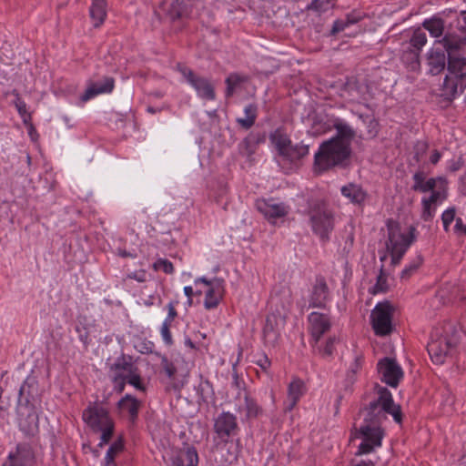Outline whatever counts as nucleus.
Returning <instances> with one entry per match:
<instances>
[{"label": "nucleus", "instance_id": "1", "mask_svg": "<svg viewBox=\"0 0 466 466\" xmlns=\"http://www.w3.org/2000/svg\"><path fill=\"white\" fill-rule=\"evenodd\" d=\"M333 127L337 130V135L321 143L315 154L314 169L318 173L343 166L350 156V145L355 137V131L347 123L339 119L334 122Z\"/></svg>", "mask_w": 466, "mask_h": 466}, {"label": "nucleus", "instance_id": "2", "mask_svg": "<svg viewBox=\"0 0 466 466\" xmlns=\"http://www.w3.org/2000/svg\"><path fill=\"white\" fill-rule=\"evenodd\" d=\"M377 398L371 400L360 410L363 419L361 426H368L370 430H382L380 424L390 414L398 423L401 421V411L398 405L394 404L390 391L380 386H376Z\"/></svg>", "mask_w": 466, "mask_h": 466}, {"label": "nucleus", "instance_id": "3", "mask_svg": "<svg viewBox=\"0 0 466 466\" xmlns=\"http://www.w3.org/2000/svg\"><path fill=\"white\" fill-rule=\"evenodd\" d=\"M83 420L94 433L100 434L99 447L107 444L112 439L115 423L108 410L101 402H91L83 410Z\"/></svg>", "mask_w": 466, "mask_h": 466}, {"label": "nucleus", "instance_id": "4", "mask_svg": "<svg viewBox=\"0 0 466 466\" xmlns=\"http://www.w3.org/2000/svg\"><path fill=\"white\" fill-rule=\"evenodd\" d=\"M449 75L442 85V94L447 99H452L466 89V57L451 56L447 62Z\"/></svg>", "mask_w": 466, "mask_h": 466}, {"label": "nucleus", "instance_id": "5", "mask_svg": "<svg viewBox=\"0 0 466 466\" xmlns=\"http://www.w3.org/2000/svg\"><path fill=\"white\" fill-rule=\"evenodd\" d=\"M388 228V241L387 248L391 255V263L397 265L400 263L401 258L413 242L415 236V228L410 227L409 234L406 235L400 232V226L393 220L387 222Z\"/></svg>", "mask_w": 466, "mask_h": 466}, {"label": "nucleus", "instance_id": "6", "mask_svg": "<svg viewBox=\"0 0 466 466\" xmlns=\"http://www.w3.org/2000/svg\"><path fill=\"white\" fill-rule=\"evenodd\" d=\"M309 217L314 233L322 240H327L334 227V218L331 210L325 202L316 200L309 204Z\"/></svg>", "mask_w": 466, "mask_h": 466}, {"label": "nucleus", "instance_id": "7", "mask_svg": "<svg viewBox=\"0 0 466 466\" xmlns=\"http://www.w3.org/2000/svg\"><path fill=\"white\" fill-rule=\"evenodd\" d=\"M271 143L284 160L295 162L309 154V146L303 144L293 145L289 137L281 129L275 130L270 135Z\"/></svg>", "mask_w": 466, "mask_h": 466}, {"label": "nucleus", "instance_id": "8", "mask_svg": "<svg viewBox=\"0 0 466 466\" xmlns=\"http://www.w3.org/2000/svg\"><path fill=\"white\" fill-rule=\"evenodd\" d=\"M394 308L388 302H380L371 312V323L378 336H386L392 331V315Z\"/></svg>", "mask_w": 466, "mask_h": 466}, {"label": "nucleus", "instance_id": "9", "mask_svg": "<svg viewBox=\"0 0 466 466\" xmlns=\"http://www.w3.org/2000/svg\"><path fill=\"white\" fill-rule=\"evenodd\" d=\"M459 343L458 332L452 330L451 337L432 338L428 343L427 350L431 360L436 364H442L450 351Z\"/></svg>", "mask_w": 466, "mask_h": 466}, {"label": "nucleus", "instance_id": "10", "mask_svg": "<svg viewBox=\"0 0 466 466\" xmlns=\"http://www.w3.org/2000/svg\"><path fill=\"white\" fill-rule=\"evenodd\" d=\"M110 370L114 372L112 380L116 389L121 393L125 389L126 380L137 370V367L132 362L131 357L122 355L111 365Z\"/></svg>", "mask_w": 466, "mask_h": 466}, {"label": "nucleus", "instance_id": "11", "mask_svg": "<svg viewBox=\"0 0 466 466\" xmlns=\"http://www.w3.org/2000/svg\"><path fill=\"white\" fill-rule=\"evenodd\" d=\"M179 71L187 81L195 88L198 96L207 100H214L215 90L210 82L204 77L195 75L189 68L178 66Z\"/></svg>", "mask_w": 466, "mask_h": 466}, {"label": "nucleus", "instance_id": "12", "mask_svg": "<svg viewBox=\"0 0 466 466\" xmlns=\"http://www.w3.org/2000/svg\"><path fill=\"white\" fill-rule=\"evenodd\" d=\"M378 370L381 375V380L390 387H397L403 372L395 360L384 358L378 363Z\"/></svg>", "mask_w": 466, "mask_h": 466}, {"label": "nucleus", "instance_id": "13", "mask_svg": "<svg viewBox=\"0 0 466 466\" xmlns=\"http://www.w3.org/2000/svg\"><path fill=\"white\" fill-rule=\"evenodd\" d=\"M214 431L223 441L237 434L238 431L237 418L229 412H222L215 420Z\"/></svg>", "mask_w": 466, "mask_h": 466}, {"label": "nucleus", "instance_id": "14", "mask_svg": "<svg viewBox=\"0 0 466 466\" xmlns=\"http://www.w3.org/2000/svg\"><path fill=\"white\" fill-rule=\"evenodd\" d=\"M360 433L363 437L362 442L359 446L357 455H362L371 452L375 447L381 445L383 437L382 430H370L368 426H360Z\"/></svg>", "mask_w": 466, "mask_h": 466}, {"label": "nucleus", "instance_id": "15", "mask_svg": "<svg viewBox=\"0 0 466 466\" xmlns=\"http://www.w3.org/2000/svg\"><path fill=\"white\" fill-rule=\"evenodd\" d=\"M329 290L323 277L318 276L312 286L309 296V307L324 309L329 299Z\"/></svg>", "mask_w": 466, "mask_h": 466}, {"label": "nucleus", "instance_id": "16", "mask_svg": "<svg viewBox=\"0 0 466 466\" xmlns=\"http://www.w3.org/2000/svg\"><path fill=\"white\" fill-rule=\"evenodd\" d=\"M309 322L311 337L315 344H318L321 336L330 329L329 318L319 312H312L309 316Z\"/></svg>", "mask_w": 466, "mask_h": 466}, {"label": "nucleus", "instance_id": "17", "mask_svg": "<svg viewBox=\"0 0 466 466\" xmlns=\"http://www.w3.org/2000/svg\"><path fill=\"white\" fill-rule=\"evenodd\" d=\"M34 454L27 444H19L15 452H11L3 466H32Z\"/></svg>", "mask_w": 466, "mask_h": 466}, {"label": "nucleus", "instance_id": "18", "mask_svg": "<svg viewBox=\"0 0 466 466\" xmlns=\"http://www.w3.org/2000/svg\"><path fill=\"white\" fill-rule=\"evenodd\" d=\"M256 206L258 210L271 223L288 214V208L282 203L275 204L271 200H258Z\"/></svg>", "mask_w": 466, "mask_h": 466}, {"label": "nucleus", "instance_id": "19", "mask_svg": "<svg viewBox=\"0 0 466 466\" xmlns=\"http://www.w3.org/2000/svg\"><path fill=\"white\" fill-rule=\"evenodd\" d=\"M448 57L439 46L432 47L427 54V66L429 73L436 76L442 72L447 65Z\"/></svg>", "mask_w": 466, "mask_h": 466}, {"label": "nucleus", "instance_id": "20", "mask_svg": "<svg viewBox=\"0 0 466 466\" xmlns=\"http://www.w3.org/2000/svg\"><path fill=\"white\" fill-rule=\"evenodd\" d=\"M224 294V280L221 279H213L212 288L206 291L204 306L207 309H212L218 306Z\"/></svg>", "mask_w": 466, "mask_h": 466}, {"label": "nucleus", "instance_id": "21", "mask_svg": "<svg viewBox=\"0 0 466 466\" xmlns=\"http://www.w3.org/2000/svg\"><path fill=\"white\" fill-rule=\"evenodd\" d=\"M114 88V79L109 76L104 77L101 81L91 83L85 93L81 96V101L86 102L99 94L109 93Z\"/></svg>", "mask_w": 466, "mask_h": 466}, {"label": "nucleus", "instance_id": "22", "mask_svg": "<svg viewBox=\"0 0 466 466\" xmlns=\"http://www.w3.org/2000/svg\"><path fill=\"white\" fill-rule=\"evenodd\" d=\"M198 456L194 447H187L171 459L169 466H198Z\"/></svg>", "mask_w": 466, "mask_h": 466}, {"label": "nucleus", "instance_id": "23", "mask_svg": "<svg viewBox=\"0 0 466 466\" xmlns=\"http://www.w3.org/2000/svg\"><path fill=\"white\" fill-rule=\"evenodd\" d=\"M440 44L442 46L441 48L443 49L444 53L447 52L449 60L451 56H461L460 51L466 46V38L449 35L440 41Z\"/></svg>", "mask_w": 466, "mask_h": 466}, {"label": "nucleus", "instance_id": "24", "mask_svg": "<svg viewBox=\"0 0 466 466\" xmlns=\"http://www.w3.org/2000/svg\"><path fill=\"white\" fill-rule=\"evenodd\" d=\"M37 393L36 381L28 378L19 390L18 404L27 406Z\"/></svg>", "mask_w": 466, "mask_h": 466}, {"label": "nucleus", "instance_id": "25", "mask_svg": "<svg viewBox=\"0 0 466 466\" xmlns=\"http://www.w3.org/2000/svg\"><path fill=\"white\" fill-rule=\"evenodd\" d=\"M304 394V383L299 379H294L288 388V406L286 410H291L300 397Z\"/></svg>", "mask_w": 466, "mask_h": 466}, {"label": "nucleus", "instance_id": "26", "mask_svg": "<svg viewBox=\"0 0 466 466\" xmlns=\"http://www.w3.org/2000/svg\"><path fill=\"white\" fill-rule=\"evenodd\" d=\"M341 194L355 205H362L366 199V192L356 184H348L341 187Z\"/></svg>", "mask_w": 466, "mask_h": 466}, {"label": "nucleus", "instance_id": "27", "mask_svg": "<svg viewBox=\"0 0 466 466\" xmlns=\"http://www.w3.org/2000/svg\"><path fill=\"white\" fill-rule=\"evenodd\" d=\"M141 406V402L135 397L127 394L118 401V407L124 411L129 414L130 420L135 421L137 418L138 410Z\"/></svg>", "mask_w": 466, "mask_h": 466}, {"label": "nucleus", "instance_id": "28", "mask_svg": "<svg viewBox=\"0 0 466 466\" xmlns=\"http://www.w3.org/2000/svg\"><path fill=\"white\" fill-rule=\"evenodd\" d=\"M106 0H92V5L90 7V17L95 27L100 26L106 18Z\"/></svg>", "mask_w": 466, "mask_h": 466}, {"label": "nucleus", "instance_id": "29", "mask_svg": "<svg viewBox=\"0 0 466 466\" xmlns=\"http://www.w3.org/2000/svg\"><path fill=\"white\" fill-rule=\"evenodd\" d=\"M248 77L238 73H231L226 78V96H232L235 91L241 87L242 84L248 82Z\"/></svg>", "mask_w": 466, "mask_h": 466}, {"label": "nucleus", "instance_id": "30", "mask_svg": "<svg viewBox=\"0 0 466 466\" xmlns=\"http://www.w3.org/2000/svg\"><path fill=\"white\" fill-rule=\"evenodd\" d=\"M414 185L412 186V189L415 191L420 192H428L431 191L436 187V180L434 178H430L425 181V176L423 172H416L413 175Z\"/></svg>", "mask_w": 466, "mask_h": 466}, {"label": "nucleus", "instance_id": "31", "mask_svg": "<svg viewBox=\"0 0 466 466\" xmlns=\"http://www.w3.org/2000/svg\"><path fill=\"white\" fill-rule=\"evenodd\" d=\"M335 5V0H313L308 5V14L321 15L332 10Z\"/></svg>", "mask_w": 466, "mask_h": 466}, {"label": "nucleus", "instance_id": "32", "mask_svg": "<svg viewBox=\"0 0 466 466\" xmlns=\"http://www.w3.org/2000/svg\"><path fill=\"white\" fill-rule=\"evenodd\" d=\"M361 86L355 77H350L346 80L342 86L343 96L348 95L350 100L357 101L360 97Z\"/></svg>", "mask_w": 466, "mask_h": 466}, {"label": "nucleus", "instance_id": "33", "mask_svg": "<svg viewBox=\"0 0 466 466\" xmlns=\"http://www.w3.org/2000/svg\"><path fill=\"white\" fill-rule=\"evenodd\" d=\"M165 5H167V15L171 21H175L185 15V6L182 1L172 0V2L165 4Z\"/></svg>", "mask_w": 466, "mask_h": 466}, {"label": "nucleus", "instance_id": "34", "mask_svg": "<svg viewBox=\"0 0 466 466\" xmlns=\"http://www.w3.org/2000/svg\"><path fill=\"white\" fill-rule=\"evenodd\" d=\"M419 51L409 48L402 55V61L408 65L412 71L420 68Z\"/></svg>", "mask_w": 466, "mask_h": 466}, {"label": "nucleus", "instance_id": "35", "mask_svg": "<svg viewBox=\"0 0 466 466\" xmlns=\"http://www.w3.org/2000/svg\"><path fill=\"white\" fill-rule=\"evenodd\" d=\"M338 339L335 336L329 337L328 340L326 341L325 345L323 347L317 346V344H313L312 347L315 350L318 351V353L323 357H330L335 350V345L337 343Z\"/></svg>", "mask_w": 466, "mask_h": 466}, {"label": "nucleus", "instance_id": "36", "mask_svg": "<svg viewBox=\"0 0 466 466\" xmlns=\"http://www.w3.org/2000/svg\"><path fill=\"white\" fill-rule=\"evenodd\" d=\"M423 26L427 29L432 36L438 37L443 32V21L440 18H433L431 20H426L423 23Z\"/></svg>", "mask_w": 466, "mask_h": 466}, {"label": "nucleus", "instance_id": "37", "mask_svg": "<svg viewBox=\"0 0 466 466\" xmlns=\"http://www.w3.org/2000/svg\"><path fill=\"white\" fill-rule=\"evenodd\" d=\"M124 448L123 441L119 439L116 441L107 450L105 461L106 466H115V456L120 452Z\"/></svg>", "mask_w": 466, "mask_h": 466}, {"label": "nucleus", "instance_id": "38", "mask_svg": "<svg viewBox=\"0 0 466 466\" xmlns=\"http://www.w3.org/2000/svg\"><path fill=\"white\" fill-rule=\"evenodd\" d=\"M427 42L426 34L420 28L414 30L413 35L410 40V46L414 50L420 51Z\"/></svg>", "mask_w": 466, "mask_h": 466}, {"label": "nucleus", "instance_id": "39", "mask_svg": "<svg viewBox=\"0 0 466 466\" xmlns=\"http://www.w3.org/2000/svg\"><path fill=\"white\" fill-rule=\"evenodd\" d=\"M256 138L249 135L239 145V150L242 155L251 156L255 152Z\"/></svg>", "mask_w": 466, "mask_h": 466}, {"label": "nucleus", "instance_id": "40", "mask_svg": "<svg viewBox=\"0 0 466 466\" xmlns=\"http://www.w3.org/2000/svg\"><path fill=\"white\" fill-rule=\"evenodd\" d=\"M245 408L248 418H256L261 413V408L253 399L248 396L245 397Z\"/></svg>", "mask_w": 466, "mask_h": 466}, {"label": "nucleus", "instance_id": "41", "mask_svg": "<svg viewBox=\"0 0 466 466\" xmlns=\"http://www.w3.org/2000/svg\"><path fill=\"white\" fill-rule=\"evenodd\" d=\"M154 270H162L166 274H172L174 272V266L173 264L166 259V258H158L154 264H153Z\"/></svg>", "mask_w": 466, "mask_h": 466}, {"label": "nucleus", "instance_id": "42", "mask_svg": "<svg viewBox=\"0 0 466 466\" xmlns=\"http://www.w3.org/2000/svg\"><path fill=\"white\" fill-rule=\"evenodd\" d=\"M456 210L454 208H448L442 213L441 220L445 231H449L450 225L456 219Z\"/></svg>", "mask_w": 466, "mask_h": 466}, {"label": "nucleus", "instance_id": "43", "mask_svg": "<svg viewBox=\"0 0 466 466\" xmlns=\"http://www.w3.org/2000/svg\"><path fill=\"white\" fill-rule=\"evenodd\" d=\"M388 289L387 278L382 272V268L380 269V274L377 278V282L372 288V292L376 293H383Z\"/></svg>", "mask_w": 466, "mask_h": 466}, {"label": "nucleus", "instance_id": "44", "mask_svg": "<svg viewBox=\"0 0 466 466\" xmlns=\"http://www.w3.org/2000/svg\"><path fill=\"white\" fill-rule=\"evenodd\" d=\"M15 107L20 114V116L24 118V122L27 123L31 119L30 114L26 111V105L25 101L21 99L18 94H16V99L15 101Z\"/></svg>", "mask_w": 466, "mask_h": 466}, {"label": "nucleus", "instance_id": "45", "mask_svg": "<svg viewBox=\"0 0 466 466\" xmlns=\"http://www.w3.org/2000/svg\"><path fill=\"white\" fill-rule=\"evenodd\" d=\"M126 382L129 383L130 385L134 386L136 389L139 390H145V387L141 381V377L138 369L135 370V372L131 374L130 377L127 378Z\"/></svg>", "mask_w": 466, "mask_h": 466}, {"label": "nucleus", "instance_id": "46", "mask_svg": "<svg viewBox=\"0 0 466 466\" xmlns=\"http://www.w3.org/2000/svg\"><path fill=\"white\" fill-rule=\"evenodd\" d=\"M422 206H423V210H422L421 218L423 220L429 221L433 217L435 208L431 203H429L428 201L423 200V199H422Z\"/></svg>", "mask_w": 466, "mask_h": 466}, {"label": "nucleus", "instance_id": "47", "mask_svg": "<svg viewBox=\"0 0 466 466\" xmlns=\"http://www.w3.org/2000/svg\"><path fill=\"white\" fill-rule=\"evenodd\" d=\"M365 122L368 123V133L370 137H374L377 136L379 132V123L378 121L371 116H366Z\"/></svg>", "mask_w": 466, "mask_h": 466}, {"label": "nucleus", "instance_id": "48", "mask_svg": "<svg viewBox=\"0 0 466 466\" xmlns=\"http://www.w3.org/2000/svg\"><path fill=\"white\" fill-rule=\"evenodd\" d=\"M170 324L171 323H168L167 321H164L161 327L162 338L167 345H171L173 342L172 336L169 330Z\"/></svg>", "mask_w": 466, "mask_h": 466}, {"label": "nucleus", "instance_id": "49", "mask_svg": "<svg viewBox=\"0 0 466 466\" xmlns=\"http://www.w3.org/2000/svg\"><path fill=\"white\" fill-rule=\"evenodd\" d=\"M421 263H422V258H421V257L419 256L417 258V261L416 262H413L408 268H406L405 269L402 270L401 278L402 279L409 278L411 275V273L414 272L420 267V265Z\"/></svg>", "mask_w": 466, "mask_h": 466}, {"label": "nucleus", "instance_id": "50", "mask_svg": "<svg viewBox=\"0 0 466 466\" xmlns=\"http://www.w3.org/2000/svg\"><path fill=\"white\" fill-rule=\"evenodd\" d=\"M162 367L169 379H174L176 368L173 363L169 362L167 358L162 359Z\"/></svg>", "mask_w": 466, "mask_h": 466}, {"label": "nucleus", "instance_id": "51", "mask_svg": "<svg viewBox=\"0 0 466 466\" xmlns=\"http://www.w3.org/2000/svg\"><path fill=\"white\" fill-rule=\"evenodd\" d=\"M347 26H349V25L346 20H337L334 22L329 35H335L338 33L343 31Z\"/></svg>", "mask_w": 466, "mask_h": 466}, {"label": "nucleus", "instance_id": "52", "mask_svg": "<svg viewBox=\"0 0 466 466\" xmlns=\"http://www.w3.org/2000/svg\"><path fill=\"white\" fill-rule=\"evenodd\" d=\"M255 121L256 119L249 116L248 117L247 116L245 117L237 118V123L246 130L249 129L255 124Z\"/></svg>", "mask_w": 466, "mask_h": 466}, {"label": "nucleus", "instance_id": "53", "mask_svg": "<svg viewBox=\"0 0 466 466\" xmlns=\"http://www.w3.org/2000/svg\"><path fill=\"white\" fill-rule=\"evenodd\" d=\"M245 115L248 117H252L254 119L257 118L258 114V106L255 104H249L244 108Z\"/></svg>", "mask_w": 466, "mask_h": 466}, {"label": "nucleus", "instance_id": "54", "mask_svg": "<svg viewBox=\"0 0 466 466\" xmlns=\"http://www.w3.org/2000/svg\"><path fill=\"white\" fill-rule=\"evenodd\" d=\"M432 193L429 198H424L423 200L431 203L433 206L441 199L444 198V196L440 191L431 190Z\"/></svg>", "mask_w": 466, "mask_h": 466}, {"label": "nucleus", "instance_id": "55", "mask_svg": "<svg viewBox=\"0 0 466 466\" xmlns=\"http://www.w3.org/2000/svg\"><path fill=\"white\" fill-rule=\"evenodd\" d=\"M147 273L145 270H139L127 275L128 279H136L138 282L146 281Z\"/></svg>", "mask_w": 466, "mask_h": 466}, {"label": "nucleus", "instance_id": "56", "mask_svg": "<svg viewBox=\"0 0 466 466\" xmlns=\"http://www.w3.org/2000/svg\"><path fill=\"white\" fill-rule=\"evenodd\" d=\"M362 366V357L358 355L355 357L354 362L350 367V371L356 374Z\"/></svg>", "mask_w": 466, "mask_h": 466}, {"label": "nucleus", "instance_id": "57", "mask_svg": "<svg viewBox=\"0 0 466 466\" xmlns=\"http://www.w3.org/2000/svg\"><path fill=\"white\" fill-rule=\"evenodd\" d=\"M361 15L360 13H357V12H351L350 13L349 15H347V17H346V22L348 23V25H353V24H356L358 23L360 19H361Z\"/></svg>", "mask_w": 466, "mask_h": 466}, {"label": "nucleus", "instance_id": "58", "mask_svg": "<svg viewBox=\"0 0 466 466\" xmlns=\"http://www.w3.org/2000/svg\"><path fill=\"white\" fill-rule=\"evenodd\" d=\"M453 230L457 234H466V227L463 225L461 218H456Z\"/></svg>", "mask_w": 466, "mask_h": 466}, {"label": "nucleus", "instance_id": "59", "mask_svg": "<svg viewBox=\"0 0 466 466\" xmlns=\"http://www.w3.org/2000/svg\"><path fill=\"white\" fill-rule=\"evenodd\" d=\"M167 309H168V314H167V317L165 319V321H167L168 323H171L174 320V319L177 317V310L175 309V306H174L173 302H169L168 303Z\"/></svg>", "mask_w": 466, "mask_h": 466}, {"label": "nucleus", "instance_id": "60", "mask_svg": "<svg viewBox=\"0 0 466 466\" xmlns=\"http://www.w3.org/2000/svg\"><path fill=\"white\" fill-rule=\"evenodd\" d=\"M256 363L264 370L267 371L270 367V360L267 356L260 357Z\"/></svg>", "mask_w": 466, "mask_h": 466}, {"label": "nucleus", "instance_id": "61", "mask_svg": "<svg viewBox=\"0 0 466 466\" xmlns=\"http://www.w3.org/2000/svg\"><path fill=\"white\" fill-rule=\"evenodd\" d=\"M457 296L460 298V299L466 301V282L462 283L457 289Z\"/></svg>", "mask_w": 466, "mask_h": 466}, {"label": "nucleus", "instance_id": "62", "mask_svg": "<svg viewBox=\"0 0 466 466\" xmlns=\"http://www.w3.org/2000/svg\"><path fill=\"white\" fill-rule=\"evenodd\" d=\"M271 332H273V327H272V325L270 323L269 318H267L266 325H265L264 329H263V333H264L265 338L269 337Z\"/></svg>", "mask_w": 466, "mask_h": 466}, {"label": "nucleus", "instance_id": "63", "mask_svg": "<svg viewBox=\"0 0 466 466\" xmlns=\"http://www.w3.org/2000/svg\"><path fill=\"white\" fill-rule=\"evenodd\" d=\"M212 282H213V279L209 280L207 278L205 277H201V278H198L195 280V283L198 284V283H203L205 284L206 286H208V288H212Z\"/></svg>", "mask_w": 466, "mask_h": 466}, {"label": "nucleus", "instance_id": "64", "mask_svg": "<svg viewBox=\"0 0 466 466\" xmlns=\"http://www.w3.org/2000/svg\"><path fill=\"white\" fill-rule=\"evenodd\" d=\"M441 158V153L438 150H434L430 157L431 162L435 165Z\"/></svg>", "mask_w": 466, "mask_h": 466}]
</instances>
